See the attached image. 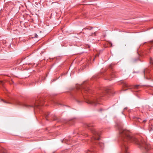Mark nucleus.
Masks as SVG:
<instances>
[{
	"instance_id": "nucleus-17",
	"label": "nucleus",
	"mask_w": 153,
	"mask_h": 153,
	"mask_svg": "<svg viewBox=\"0 0 153 153\" xmlns=\"http://www.w3.org/2000/svg\"><path fill=\"white\" fill-rule=\"evenodd\" d=\"M45 117H46V118H47V117H48V115H49V114H45Z\"/></svg>"
},
{
	"instance_id": "nucleus-24",
	"label": "nucleus",
	"mask_w": 153,
	"mask_h": 153,
	"mask_svg": "<svg viewBox=\"0 0 153 153\" xmlns=\"http://www.w3.org/2000/svg\"><path fill=\"white\" fill-rule=\"evenodd\" d=\"M151 42H153V41H151Z\"/></svg>"
},
{
	"instance_id": "nucleus-28",
	"label": "nucleus",
	"mask_w": 153,
	"mask_h": 153,
	"mask_svg": "<svg viewBox=\"0 0 153 153\" xmlns=\"http://www.w3.org/2000/svg\"><path fill=\"white\" fill-rule=\"evenodd\" d=\"M127 89H126V90H124V91H126V90H127Z\"/></svg>"
},
{
	"instance_id": "nucleus-12",
	"label": "nucleus",
	"mask_w": 153,
	"mask_h": 153,
	"mask_svg": "<svg viewBox=\"0 0 153 153\" xmlns=\"http://www.w3.org/2000/svg\"><path fill=\"white\" fill-rule=\"evenodd\" d=\"M139 59L138 58L137 59H134L133 60V62H135L137 60H138Z\"/></svg>"
},
{
	"instance_id": "nucleus-7",
	"label": "nucleus",
	"mask_w": 153,
	"mask_h": 153,
	"mask_svg": "<svg viewBox=\"0 0 153 153\" xmlns=\"http://www.w3.org/2000/svg\"><path fill=\"white\" fill-rule=\"evenodd\" d=\"M81 88H83L84 89H85L84 88V86L83 84H81L79 85V88H77V89H81Z\"/></svg>"
},
{
	"instance_id": "nucleus-4",
	"label": "nucleus",
	"mask_w": 153,
	"mask_h": 153,
	"mask_svg": "<svg viewBox=\"0 0 153 153\" xmlns=\"http://www.w3.org/2000/svg\"><path fill=\"white\" fill-rule=\"evenodd\" d=\"M84 99L86 100V102L93 106H96L99 104L97 102L98 100L97 97L93 96L92 97H84Z\"/></svg>"
},
{
	"instance_id": "nucleus-25",
	"label": "nucleus",
	"mask_w": 153,
	"mask_h": 153,
	"mask_svg": "<svg viewBox=\"0 0 153 153\" xmlns=\"http://www.w3.org/2000/svg\"><path fill=\"white\" fill-rule=\"evenodd\" d=\"M137 73V72H133V73Z\"/></svg>"
},
{
	"instance_id": "nucleus-1",
	"label": "nucleus",
	"mask_w": 153,
	"mask_h": 153,
	"mask_svg": "<svg viewBox=\"0 0 153 153\" xmlns=\"http://www.w3.org/2000/svg\"><path fill=\"white\" fill-rule=\"evenodd\" d=\"M119 136L121 140V152L120 153H128V144L129 142L137 144L140 148L146 153L150 149V146L143 139H138L130 134L128 131L124 129L121 127H118Z\"/></svg>"
},
{
	"instance_id": "nucleus-27",
	"label": "nucleus",
	"mask_w": 153,
	"mask_h": 153,
	"mask_svg": "<svg viewBox=\"0 0 153 153\" xmlns=\"http://www.w3.org/2000/svg\"><path fill=\"white\" fill-rule=\"evenodd\" d=\"M102 110V109H100V111H101Z\"/></svg>"
},
{
	"instance_id": "nucleus-6",
	"label": "nucleus",
	"mask_w": 153,
	"mask_h": 153,
	"mask_svg": "<svg viewBox=\"0 0 153 153\" xmlns=\"http://www.w3.org/2000/svg\"><path fill=\"white\" fill-rule=\"evenodd\" d=\"M102 92H103L104 91L107 93L109 92V90L106 88H104L102 90Z\"/></svg>"
},
{
	"instance_id": "nucleus-19",
	"label": "nucleus",
	"mask_w": 153,
	"mask_h": 153,
	"mask_svg": "<svg viewBox=\"0 0 153 153\" xmlns=\"http://www.w3.org/2000/svg\"><path fill=\"white\" fill-rule=\"evenodd\" d=\"M3 102H5V103H10L8 102H6L5 101H4V100H3Z\"/></svg>"
},
{
	"instance_id": "nucleus-5",
	"label": "nucleus",
	"mask_w": 153,
	"mask_h": 153,
	"mask_svg": "<svg viewBox=\"0 0 153 153\" xmlns=\"http://www.w3.org/2000/svg\"><path fill=\"white\" fill-rule=\"evenodd\" d=\"M98 145L101 149H103L104 147V144L102 142H99L98 143Z\"/></svg>"
},
{
	"instance_id": "nucleus-11",
	"label": "nucleus",
	"mask_w": 153,
	"mask_h": 153,
	"mask_svg": "<svg viewBox=\"0 0 153 153\" xmlns=\"http://www.w3.org/2000/svg\"><path fill=\"white\" fill-rule=\"evenodd\" d=\"M124 86L125 87H128V85L127 83H125L124 84Z\"/></svg>"
},
{
	"instance_id": "nucleus-9",
	"label": "nucleus",
	"mask_w": 153,
	"mask_h": 153,
	"mask_svg": "<svg viewBox=\"0 0 153 153\" xmlns=\"http://www.w3.org/2000/svg\"><path fill=\"white\" fill-rule=\"evenodd\" d=\"M152 58L150 57V64L153 65V62H152Z\"/></svg>"
},
{
	"instance_id": "nucleus-10",
	"label": "nucleus",
	"mask_w": 153,
	"mask_h": 153,
	"mask_svg": "<svg viewBox=\"0 0 153 153\" xmlns=\"http://www.w3.org/2000/svg\"><path fill=\"white\" fill-rule=\"evenodd\" d=\"M96 32H95L94 33H91V34L90 35V36H93L94 35V36H96Z\"/></svg>"
},
{
	"instance_id": "nucleus-20",
	"label": "nucleus",
	"mask_w": 153,
	"mask_h": 153,
	"mask_svg": "<svg viewBox=\"0 0 153 153\" xmlns=\"http://www.w3.org/2000/svg\"><path fill=\"white\" fill-rule=\"evenodd\" d=\"M139 85H136L135 86V88H137V87H138L139 86Z\"/></svg>"
},
{
	"instance_id": "nucleus-14",
	"label": "nucleus",
	"mask_w": 153,
	"mask_h": 153,
	"mask_svg": "<svg viewBox=\"0 0 153 153\" xmlns=\"http://www.w3.org/2000/svg\"><path fill=\"white\" fill-rule=\"evenodd\" d=\"M66 139H64L63 140H62V142L63 143V142H65V143H66Z\"/></svg>"
},
{
	"instance_id": "nucleus-23",
	"label": "nucleus",
	"mask_w": 153,
	"mask_h": 153,
	"mask_svg": "<svg viewBox=\"0 0 153 153\" xmlns=\"http://www.w3.org/2000/svg\"><path fill=\"white\" fill-rule=\"evenodd\" d=\"M2 81H0V82L1 83H2Z\"/></svg>"
},
{
	"instance_id": "nucleus-2",
	"label": "nucleus",
	"mask_w": 153,
	"mask_h": 153,
	"mask_svg": "<svg viewBox=\"0 0 153 153\" xmlns=\"http://www.w3.org/2000/svg\"><path fill=\"white\" fill-rule=\"evenodd\" d=\"M42 102L41 100H36L35 103H33V104L27 105L16 100L15 102V104L16 105L27 108H39V106L42 105L43 103Z\"/></svg>"
},
{
	"instance_id": "nucleus-26",
	"label": "nucleus",
	"mask_w": 153,
	"mask_h": 153,
	"mask_svg": "<svg viewBox=\"0 0 153 153\" xmlns=\"http://www.w3.org/2000/svg\"><path fill=\"white\" fill-rule=\"evenodd\" d=\"M100 96H103V95H100Z\"/></svg>"
},
{
	"instance_id": "nucleus-3",
	"label": "nucleus",
	"mask_w": 153,
	"mask_h": 153,
	"mask_svg": "<svg viewBox=\"0 0 153 153\" xmlns=\"http://www.w3.org/2000/svg\"><path fill=\"white\" fill-rule=\"evenodd\" d=\"M85 126L90 129L91 133L93 134V136L92 140H94L95 141L94 142V143H98V140L100 139L99 137L100 136V133L95 130L91 124L86 123L85 125ZM93 143H94V142H93Z\"/></svg>"
},
{
	"instance_id": "nucleus-16",
	"label": "nucleus",
	"mask_w": 153,
	"mask_h": 153,
	"mask_svg": "<svg viewBox=\"0 0 153 153\" xmlns=\"http://www.w3.org/2000/svg\"><path fill=\"white\" fill-rule=\"evenodd\" d=\"M88 89H87V90L86 89V90H85V92H86L87 91H88V92H89V91H88Z\"/></svg>"
},
{
	"instance_id": "nucleus-21",
	"label": "nucleus",
	"mask_w": 153,
	"mask_h": 153,
	"mask_svg": "<svg viewBox=\"0 0 153 153\" xmlns=\"http://www.w3.org/2000/svg\"><path fill=\"white\" fill-rule=\"evenodd\" d=\"M87 47L88 48H90V46L89 45H87Z\"/></svg>"
},
{
	"instance_id": "nucleus-18",
	"label": "nucleus",
	"mask_w": 153,
	"mask_h": 153,
	"mask_svg": "<svg viewBox=\"0 0 153 153\" xmlns=\"http://www.w3.org/2000/svg\"><path fill=\"white\" fill-rule=\"evenodd\" d=\"M92 28V27L91 28H89V29H88V28H86V29L87 30H91Z\"/></svg>"
},
{
	"instance_id": "nucleus-15",
	"label": "nucleus",
	"mask_w": 153,
	"mask_h": 153,
	"mask_svg": "<svg viewBox=\"0 0 153 153\" xmlns=\"http://www.w3.org/2000/svg\"><path fill=\"white\" fill-rule=\"evenodd\" d=\"M141 119H139V118H138V121L140 122H141Z\"/></svg>"
},
{
	"instance_id": "nucleus-22",
	"label": "nucleus",
	"mask_w": 153,
	"mask_h": 153,
	"mask_svg": "<svg viewBox=\"0 0 153 153\" xmlns=\"http://www.w3.org/2000/svg\"><path fill=\"white\" fill-rule=\"evenodd\" d=\"M146 121V120H143V122H145Z\"/></svg>"
},
{
	"instance_id": "nucleus-13",
	"label": "nucleus",
	"mask_w": 153,
	"mask_h": 153,
	"mask_svg": "<svg viewBox=\"0 0 153 153\" xmlns=\"http://www.w3.org/2000/svg\"><path fill=\"white\" fill-rule=\"evenodd\" d=\"M146 71L147 70H145L143 72V74L144 76V77H145V75L146 73Z\"/></svg>"
},
{
	"instance_id": "nucleus-8",
	"label": "nucleus",
	"mask_w": 153,
	"mask_h": 153,
	"mask_svg": "<svg viewBox=\"0 0 153 153\" xmlns=\"http://www.w3.org/2000/svg\"><path fill=\"white\" fill-rule=\"evenodd\" d=\"M0 153H7V151L5 150L4 149L2 150L0 152Z\"/></svg>"
}]
</instances>
